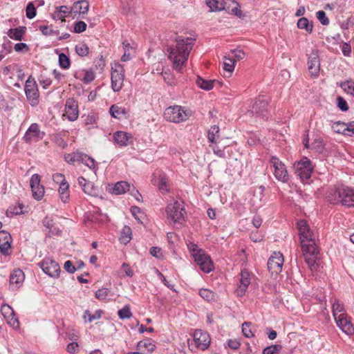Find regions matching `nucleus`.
I'll return each mask as SVG.
<instances>
[{
  "label": "nucleus",
  "mask_w": 354,
  "mask_h": 354,
  "mask_svg": "<svg viewBox=\"0 0 354 354\" xmlns=\"http://www.w3.org/2000/svg\"><path fill=\"white\" fill-rule=\"evenodd\" d=\"M194 41L195 39L192 37H178L175 39V44L167 46L168 59L172 62L173 68L176 71L181 72L183 66L186 63L194 44Z\"/></svg>",
  "instance_id": "f257e3e1"
},
{
  "label": "nucleus",
  "mask_w": 354,
  "mask_h": 354,
  "mask_svg": "<svg viewBox=\"0 0 354 354\" xmlns=\"http://www.w3.org/2000/svg\"><path fill=\"white\" fill-rule=\"evenodd\" d=\"M326 200L330 204L354 207V189L344 185L330 188L326 194Z\"/></svg>",
  "instance_id": "f03ea898"
},
{
  "label": "nucleus",
  "mask_w": 354,
  "mask_h": 354,
  "mask_svg": "<svg viewBox=\"0 0 354 354\" xmlns=\"http://www.w3.org/2000/svg\"><path fill=\"white\" fill-rule=\"evenodd\" d=\"M333 314L337 325L348 335L354 334V327L346 313L344 306L338 301L333 304Z\"/></svg>",
  "instance_id": "7ed1b4c3"
},
{
  "label": "nucleus",
  "mask_w": 354,
  "mask_h": 354,
  "mask_svg": "<svg viewBox=\"0 0 354 354\" xmlns=\"http://www.w3.org/2000/svg\"><path fill=\"white\" fill-rule=\"evenodd\" d=\"M189 249L193 252L194 261L200 266V268L205 273H209L214 269L213 262L209 255L202 249H198V245L191 243Z\"/></svg>",
  "instance_id": "20e7f679"
},
{
  "label": "nucleus",
  "mask_w": 354,
  "mask_h": 354,
  "mask_svg": "<svg viewBox=\"0 0 354 354\" xmlns=\"http://www.w3.org/2000/svg\"><path fill=\"white\" fill-rule=\"evenodd\" d=\"M167 218L171 219L174 223L182 224L185 221V216L187 212L185 209L184 202L174 201L169 203L165 209Z\"/></svg>",
  "instance_id": "39448f33"
},
{
  "label": "nucleus",
  "mask_w": 354,
  "mask_h": 354,
  "mask_svg": "<svg viewBox=\"0 0 354 354\" xmlns=\"http://www.w3.org/2000/svg\"><path fill=\"white\" fill-rule=\"evenodd\" d=\"M269 102V98L266 97L264 95H259L252 104L248 111L249 113L252 116L260 118L265 120H268L269 118V111L268 109Z\"/></svg>",
  "instance_id": "423d86ee"
},
{
  "label": "nucleus",
  "mask_w": 354,
  "mask_h": 354,
  "mask_svg": "<svg viewBox=\"0 0 354 354\" xmlns=\"http://www.w3.org/2000/svg\"><path fill=\"white\" fill-rule=\"evenodd\" d=\"M301 246L306 263L310 267L313 266L316 263V259L319 254L318 249L315 245V239H312L307 241L301 239Z\"/></svg>",
  "instance_id": "0eeeda50"
},
{
  "label": "nucleus",
  "mask_w": 354,
  "mask_h": 354,
  "mask_svg": "<svg viewBox=\"0 0 354 354\" xmlns=\"http://www.w3.org/2000/svg\"><path fill=\"white\" fill-rule=\"evenodd\" d=\"M189 115V110H184L182 106L178 105L167 107L163 114L166 120L175 123L187 120Z\"/></svg>",
  "instance_id": "6e6552de"
},
{
  "label": "nucleus",
  "mask_w": 354,
  "mask_h": 354,
  "mask_svg": "<svg viewBox=\"0 0 354 354\" xmlns=\"http://www.w3.org/2000/svg\"><path fill=\"white\" fill-rule=\"evenodd\" d=\"M295 174L299 176L302 182L309 180L314 171L312 162L306 157H303L294 164Z\"/></svg>",
  "instance_id": "1a4fd4ad"
},
{
  "label": "nucleus",
  "mask_w": 354,
  "mask_h": 354,
  "mask_svg": "<svg viewBox=\"0 0 354 354\" xmlns=\"http://www.w3.org/2000/svg\"><path fill=\"white\" fill-rule=\"evenodd\" d=\"M24 91L27 100L32 106H36L39 102V93L36 81L30 76L26 82Z\"/></svg>",
  "instance_id": "9d476101"
},
{
  "label": "nucleus",
  "mask_w": 354,
  "mask_h": 354,
  "mask_svg": "<svg viewBox=\"0 0 354 354\" xmlns=\"http://www.w3.org/2000/svg\"><path fill=\"white\" fill-rule=\"evenodd\" d=\"M270 162L274 169V175L275 178L279 181L287 183L289 180V176L285 164L276 156H272Z\"/></svg>",
  "instance_id": "9b49d317"
},
{
  "label": "nucleus",
  "mask_w": 354,
  "mask_h": 354,
  "mask_svg": "<svg viewBox=\"0 0 354 354\" xmlns=\"http://www.w3.org/2000/svg\"><path fill=\"white\" fill-rule=\"evenodd\" d=\"M124 73L123 66L120 64H115V68H112L111 88L114 92H119L122 89L124 77Z\"/></svg>",
  "instance_id": "f8f14e48"
},
{
  "label": "nucleus",
  "mask_w": 354,
  "mask_h": 354,
  "mask_svg": "<svg viewBox=\"0 0 354 354\" xmlns=\"http://www.w3.org/2000/svg\"><path fill=\"white\" fill-rule=\"evenodd\" d=\"M39 266L44 272L51 277H59L61 268L58 263L50 258H45L39 263Z\"/></svg>",
  "instance_id": "ddd939ff"
},
{
  "label": "nucleus",
  "mask_w": 354,
  "mask_h": 354,
  "mask_svg": "<svg viewBox=\"0 0 354 354\" xmlns=\"http://www.w3.org/2000/svg\"><path fill=\"white\" fill-rule=\"evenodd\" d=\"M45 133L41 131L37 123H32L26 131L23 139L26 143L38 142L44 138Z\"/></svg>",
  "instance_id": "4468645a"
},
{
  "label": "nucleus",
  "mask_w": 354,
  "mask_h": 354,
  "mask_svg": "<svg viewBox=\"0 0 354 354\" xmlns=\"http://www.w3.org/2000/svg\"><path fill=\"white\" fill-rule=\"evenodd\" d=\"M283 257L281 252H274L268 261V269L272 274H279L281 270L283 264Z\"/></svg>",
  "instance_id": "2eb2a0df"
},
{
  "label": "nucleus",
  "mask_w": 354,
  "mask_h": 354,
  "mask_svg": "<svg viewBox=\"0 0 354 354\" xmlns=\"http://www.w3.org/2000/svg\"><path fill=\"white\" fill-rule=\"evenodd\" d=\"M194 339L197 348L204 351L210 344L211 339L207 332L196 329L194 333Z\"/></svg>",
  "instance_id": "dca6fc26"
},
{
  "label": "nucleus",
  "mask_w": 354,
  "mask_h": 354,
  "mask_svg": "<svg viewBox=\"0 0 354 354\" xmlns=\"http://www.w3.org/2000/svg\"><path fill=\"white\" fill-rule=\"evenodd\" d=\"M131 185L126 181H118L115 183H109L106 191L111 194L120 195L130 190Z\"/></svg>",
  "instance_id": "f3484780"
},
{
  "label": "nucleus",
  "mask_w": 354,
  "mask_h": 354,
  "mask_svg": "<svg viewBox=\"0 0 354 354\" xmlns=\"http://www.w3.org/2000/svg\"><path fill=\"white\" fill-rule=\"evenodd\" d=\"M79 115L77 102L73 98H68L65 104L64 115L70 121H75Z\"/></svg>",
  "instance_id": "a211bd4d"
},
{
  "label": "nucleus",
  "mask_w": 354,
  "mask_h": 354,
  "mask_svg": "<svg viewBox=\"0 0 354 354\" xmlns=\"http://www.w3.org/2000/svg\"><path fill=\"white\" fill-rule=\"evenodd\" d=\"M308 71L313 77H317L320 70V62L317 50H313L308 61Z\"/></svg>",
  "instance_id": "6ab92c4d"
},
{
  "label": "nucleus",
  "mask_w": 354,
  "mask_h": 354,
  "mask_svg": "<svg viewBox=\"0 0 354 354\" xmlns=\"http://www.w3.org/2000/svg\"><path fill=\"white\" fill-rule=\"evenodd\" d=\"M25 278L24 272L20 270H15L10 276V287L12 290L18 289L23 283Z\"/></svg>",
  "instance_id": "aec40b11"
},
{
  "label": "nucleus",
  "mask_w": 354,
  "mask_h": 354,
  "mask_svg": "<svg viewBox=\"0 0 354 354\" xmlns=\"http://www.w3.org/2000/svg\"><path fill=\"white\" fill-rule=\"evenodd\" d=\"M88 8L89 3L86 0H81L74 3L71 7L73 18H75L77 15H82V18H84V15L87 14Z\"/></svg>",
  "instance_id": "412c9836"
},
{
  "label": "nucleus",
  "mask_w": 354,
  "mask_h": 354,
  "mask_svg": "<svg viewBox=\"0 0 354 354\" xmlns=\"http://www.w3.org/2000/svg\"><path fill=\"white\" fill-rule=\"evenodd\" d=\"M299 239L306 241L313 239V232L310 230L306 220H299L297 223Z\"/></svg>",
  "instance_id": "4be33fe9"
},
{
  "label": "nucleus",
  "mask_w": 354,
  "mask_h": 354,
  "mask_svg": "<svg viewBox=\"0 0 354 354\" xmlns=\"http://www.w3.org/2000/svg\"><path fill=\"white\" fill-rule=\"evenodd\" d=\"M12 237L10 233L5 230L0 231V252L3 254H8L11 246Z\"/></svg>",
  "instance_id": "5701e85b"
},
{
  "label": "nucleus",
  "mask_w": 354,
  "mask_h": 354,
  "mask_svg": "<svg viewBox=\"0 0 354 354\" xmlns=\"http://www.w3.org/2000/svg\"><path fill=\"white\" fill-rule=\"evenodd\" d=\"M250 272L243 270L241 272L240 286L237 290L238 295L242 296L245 294L248 287L250 284Z\"/></svg>",
  "instance_id": "b1692460"
},
{
  "label": "nucleus",
  "mask_w": 354,
  "mask_h": 354,
  "mask_svg": "<svg viewBox=\"0 0 354 354\" xmlns=\"http://www.w3.org/2000/svg\"><path fill=\"white\" fill-rule=\"evenodd\" d=\"M115 142L120 146H127L132 142V136L130 133L124 131H116L113 135Z\"/></svg>",
  "instance_id": "393cba45"
},
{
  "label": "nucleus",
  "mask_w": 354,
  "mask_h": 354,
  "mask_svg": "<svg viewBox=\"0 0 354 354\" xmlns=\"http://www.w3.org/2000/svg\"><path fill=\"white\" fill-rule=\"evenodd\" d=\"M335 124L336 126L342 127V129H335V132L348 136H354V121H351L348 123L337 121Z\"/></svg>",
  "instance_id": "a878e982"
},
{
  "label": "nucleus",
  "mask_w": 354,
  "mask_h": 354,
  "mask_svg": "<svg viewBox=\"0 0 354 354\" xmlns=\"http://www.w3.org/2000/svg\"><path fill=\"white\" fill-rule=\"evenodd\" d=\"M26 26H21L16 28H10L7 32L8 36L14 40L21 41L24 39V35L26 32Z\"/></svg>",
  "instance_id": "bb28decb"
},
{
  "label": "nucleus",
  "mask_w": 354,
  "mask_h": 354,
  "mask_svg": "<svg viewBox=\"0 0 354 354\" xmlns=\"http://www.w3.org/2000/svg\"><path fill=\"white\" fill-rule=\"evenodd\" d=\"M58 192L60 196L61 201L66 203L68 201L70 194H69V185L68 182H64V183L59 185Z\"/></svg>",
  "instance_id": "cd10ccee"
},
{
  "label": "nucleus",
  "mask_w": 354,
  "mask_h": 354,
  "mask_svg": "<svg viewBox=\"0 0 354 354\" xmlns=\"http://www.w3.org/2000/svg\"><path fill=\"white\" fill-rule=\"evenodd\" d=\"M215 82L216 80H207L200 76H197L196 84L199 88L205 91H209L213 88Z\"/></svg>",
  "instance_id": "c85d7f7f"
},
{
  "label": "nucleus",
  "mask_w": 354,
  "mask_h": 354,
  "mask_svg": "<svg viewBox=\"0 0 354 354\" xmlns=\"http://www.w3.org/2000/svg\"><path fill=\"white\" fill-rule=\"evenodd\" d=\"M297 27L299 29H304L308 33L310 34L313 30V23L310 22L306 17L300 18L297 21Z\"/></svg>",
  "instance_id": "c756f323"
},
{
  "label": "nucleus",
  "mask_w": 354,
  "mask_h": 354,
  "mask_svg": "<svg viewBox=\"0 0 354 354\" xmlns=\"http://www.w3.org/2000/svg\"><path fill=\"white\" fill-rule=\"evenodd\" d=\"M199 295L207 301H212L216 300L217 295L214 292L206 289L201 288L199 290Z\"/></svg>",
  "instance_id": "7c9ffc66"
},
{
  "label": "nucleus",
  "mask_w": 354,
  "mask_h": 354,
  "mask_svg": "<svg viewBox=\"0 0 354 354\" xmlns=\"http://www.w3.org/2000/svg\"><path fill=\"white\" fill-rule=\"evenodd\" d=\"M131 227L125 225L121 232V235L119 238L120 241L125 245L127 244L131 239Z\"/></svg>",
  "instance_id": "2f4dec72"
},
{
  "label": "nucleus",
  "mask_w": 354,
  "mask_h": 354,
  "mask_svg": "<svg viewBox=\"0 0 354 354\" xmlns=\"http://www.w3.org/2000/svg\"><path fill=\"white\" fill-rule=\"evenodd\" d=\"M219 127L217 125H213L208 131V141L212 144L217 143L216 138L219 137Z\"/></svg>",
  "instance_id": "473e14b6"
},
{
  "label": "nucleus",
  "mask_w": 354,
  "mask_h": 354,
  "mask_svg": "<svg viewBox=\"0 0 354 354\" xmlns=\"http://www.w3.org/2000/svg\"><path fill=\"white\" fill-rule=\"evenodd\" d=\"M103 313V311L100 309L97 310L93 315L91 314V312L89 310H86L84 312L83 315V319L86 322V319L88 317V322H92L94 320L99 319L102 317V314Z\"/></svg>",
  "instance_id": "72a5a7b5"
},
{
  "label": "nucleus",
  "mask_w": 354,
  "mask_h": 354,
  "mask_svg": "<svg viewBox=\"0 0 354 354\" xmlns=\"http://www.w3.org/2000/svg\"><path fill=\"white\" fill-rule=\"evenodd\" d=\"M109 113L113 118H119L121 115H126L127 110L124 108L113 104L109 109Z\"/></svg>",
  "instance_id": "f704fd0d"
},
{
  "label": "nucleus",
  "mask_w": 354,
  "mask_h": 354,
  "mask_svg": "<svg viewBox=\"0 0 354 354\" xmlns=\"http://www.w3.org/2000/svg\"><path fill=\"white\" fill-rule=\"evenodd\" d=\"M83 191L85 194L92 196H97L99 193L98 188L94 185L93 183L88 180L83 188Z\"/></svg>",
  "instance_id": "c9c22d12"
},
{
  "label": "nucleus",
  "mask_w": 354,
  "mask_h": 354,
  "mask_svg": "<svg viewBox=\"0 0 354 354\" xmlns=\"http://www.w3.org/2000/svg\"><path fill=\"white\" fill-rule=\"evenodd\" d=\"M55 14L59 19H62L64 17L69 15V14H73L71 11V8L69 9L66 6H61L59 7H56Z\"/></svg>",
  "instance_id": "e433bc0d"
},
{
  "label": "nucleus",
  "mask_w": 354,
  "mask_h": 354,
  "mask_svg": "<svg viewBox=\"0 0 354 354\" xmlns=\"http://www.w3.org/2000/svg\"><path fill=\"white\" fill-rule=\"evenodd\" d=\"M235 63L236 60H234L233 58L225 56L223 62L224 71L229 73L230 75L234 69Z\"/></svg>",
  "instance_id": "4c0bfd02"
},
{
  "label": "nucleus",
  "mask_w": 354,
  "mask_h": 354,
  "mask_svg": "<svg viewBox=\"0 0 354 354\" xmlns=\"http://www.w3.org/2000/svg\"><path fill=\"white\" fill-rule=\"evenodd\" d=\"M59 65L62 69H68L71 66L70 58L63 53L59 55Z\"/></svg>",
  "instance_id": "58836bf2"
},
{
  "label": "nucleus",
  "mask_w": 354,
  "mask_h": 354,
  "mask_svg": "<svg viewBox=\"0 0 354 354\" xmlns=\"http://www.w3.org/2000/svg\"><path fill=\"white\" fill-rule=\"evenodd\" d=\"M142 348H147L148 351L153 352L155 351L156 346L155 344H152L149 339L146 341H140L137 344L136 348L137 350H140Z\"/></svg>",
  "instance_id": "ea45409f"
},
{
  "label": "nucleus",
  "mask_w": 354,
  "mask_h": 354,
  "mask_svg": "<svg viewBox=\"0 0 354 354\" xmlns=\"http://www.w3.org/2000/svg\"><path fill=\"white\" fill-rule=\"evenodd\" d=\"M76 53L80 57L86 56L89 53V48L87 44L82 43L75 46Z\"/></svg>",
  "instance_id": "a19ab883"
},
{
  "label": "nucleus",
  "mask_w": 354,
  "mask_h": 354,
  "mask_svg": "<svg viewBox=\"0 0 354 354\" xmlns=\"http://www.w3.org/2000/svg\"><path fill=\"white\" fill-rule=\"evenodd\" d=\"M118 315L120 319H129L132 317L130 306L129 305L124 306L118 311Z\"/></svg>",
  "instance_id": "79ce46f5"
},
{
  "label": "nucleus",
  "mask_w": 354,
  "mask_h": 354,
  "mask_svg": "<svg viewBox=\"0 0 354 354\" xmlns=\"http://www.w3.org/2000/svg\"><path fill=\"white\" fill-rule=\"evenodd\" d=\"M32 192V196L35 199L39 201L44 195V188L42 185H39L31 188Z\"/></svg>",
  "instance_id": "37998d69"
},
{
  "label": "nucleus",
  "mask_w": 354,
  "mask_h": 354,
  "mask_svg": "<svg viewBox=\"0 0 354 354\" xmlns=\"http://www.w3.org/2000/svg\"><path fill=\"white\" fill-rule=\"evenodd\" d=\"M26 17L29 19H33L37 15V10L33 2H29L26 8Z\"/></svg>",
  "instance_id": "c03bdc74"
},
{
  "label": "nucleus",
  "mask_w": 354,
  "mask_h": 354,
  "mask_svg": "<svg viewBox=\"0 0 354 354\" xmlns=\"http://www.w3.org/2000/svg\"><path fill=\"white\" fill-rule=\"evenodd\" d=\"M282 349V346L280 344H272L271 346H268L266 347L263 351L262 354H276L279 353Z\"/></svg>",
  "instance_id": "a18cd8bd"
},
{
  "label": "nucleus",
  "mask_w": 354,
  "mask_h": 354,
  "mask_svg": "<svg viewBox=\"0 0 354 354\" xmlns=\"http://www.w3.org/2000/svg\"><path fill=\"white\" fill-rule=\"evenodd\" d=\"M252 325L251 322H245L242 324V333L245 337H251L254 335L252 329L250 328V326Z\"/></svg>",
  "instance_id": "49530a36"
},
{
  "label": "nucleus",
  "mask_w": 354,
  "mask_h": 354,
  "mask_svg": "<svg viewBox=\"0 0 354 354\" xmlns=\"http://www.w3.org/2000/svg\"><path fill=\"white\" fill-rule=\"evenodd\" d=\"M39 30L45 36L58 35L59 34L58 30H55L48 26H40Z\"/></svg>",
  "instance_id": "de8ad7c7"
},
{
  "label": "nucleus",
  "mask_w": 354,
  "mask_h": 354,
  "mask_svg": "<svg viewBox=\"0 0 354 354\" xmlns=\"http://www.w3.org/2000/svg\"><path fill=\"white\" fill-rule=\"evenodd\" d=\"M158 186L160 192H167V178L165 176H160L158 178Z\"/></svg>",
  "instance_id": "09e8293b"
},
{
  "label": "nucleus",
  "mask_w": 354,
  "mask_h": 354,
  "mask_svg": "<svg viewBox=\"0 0 354 354\" xmlns=\"http://www.w3.org/2000/svg\"><path fill=\"white\" fill-rule=\"evenodd\" d=\"M122 45H123V48H124V53L121 57V61L127 62L131 59L130 53H128L129 49V48H131V46H130V44L127 40H125L122 42Z\"/></svg>",
  "instance_id": "8fccbe9b"
},
{
  "label": "nucleus",
  "mask_w": 354,
  "mask_h": 354,
  "mask_svg": "<svg viewBox=\"0 0 354 354\" xmlns=\"http://www.w3.org/2000/svg\"><path fill=\"white\" fill-rule=\"evenodd\" d=\"M316 17L322 25L327 26L329 24V19L324 10L317 11L316 12Z\"/></svg>",
  "instance_id": "3c124183"
},
{
  "label": "nucleus",
  "mask_w": 354,
  "mask_h": 354,
  "mask_svg": "<svg viewBox=\"0 0 354 354\" xmlns=\"http://www.w3.org/2000/svg\"><path fill=\"white\" fill-rule=\"evenodd\" d=\"M86 24L82 21H77L74 23V32L75 33H81L86 30Z\"/></svg>",
  "instance_id": "603ef678"
},
{
  "label": "nucleus",
  "mask_w": 354,
  "mask_h": 354,
  "mask_svg": "<svg viewBox=\"0 0 354 354\" xmlns=\"http://www.w3.org/2000/svg\"><path fill=\"white\" fill-rule=\"evenodd\" d=\"M312 147L317 152H322L324 149V140L320 138L315 139L312 143Z\"/></svg>",
  "instance_id": "864d4df0"
},
{
  "label": "nucleus",
  "mask_w": 354,
  "mask_h": 354,
  "mask_svg": "<svg viewBox=\"0 0 354 354\" xmlns=\"http://www.w3.org/2000/svg\"><path fill=\"white\" fill-rule=\"evenodd\" d=\"M337 106L342 111H346L348 110L347 102L341 96H338L337 97Z\"/></svg>",
  "instance_id": "5fc2aeb1"
},
{
  "label": "nucleus",
  "mask_w": 354,
  "mask_h": 354,
  "mask_svg": "<svg viewBox=\"0 0 354 354\" xmlns=\"http://www.w3.org/2000/svg\"><path fill=\"white\" fill-rule=\"evenodd\" d=\"M109 292V291L107 288L98 289L95 292V296L99 300H104L108 297Z\"/></svg>",
  "instance_id": "6e6d98bb"
},
{
  "label": "nucleus",
  "mask_w": 354,
  "mask_h": 354,
  "mask_svg": "<svg viewBox=\"0 0 354 354\" xmlns=\"http://www.w3.org/2000/svg\"><path fill=\"white\" fill-rule=\"evenodd\" d=\"M231 53L234 55L232 58L236 60V62L244 59L245 57V52L241 49H234L231 50Z\"/></svg>",
  "instance_id": "4d7b16f0"
},
{
  "label": "nucleus",
  "mask_w": 354,
  "mask_h": 354,
  "mask_svg": "<svg viewBox=\"0 0 354 354\" xmlns=\"http://www.w3.org/2000/svg\"><path fill=\"white\" fill-rule=\"evenodd\" d=\"M207 6L210 8L212 11L221 10L222 9L225 10L226 8H219L218 4V1L217 0H206Z\"/></svg>",
  "instance_id": "13d9d810"
},
{
  "label": "nucleus",
  "mask_w": 354,
  "mask_h": 354,
  "mask_svg": "<svg viewBox=\"0 0 354 354\" xmlns=\"http://www.w3.org/2000/svg\"><path fill=\"white\" fill-rule=\"evenodd\" d=\"M38 80L39 84L43 86L44 88H46L52 83V80L50 78L46 77L42 74L40 75V76L38 78Z\"/></svg>",
  "instance_id": "bf43d9fd"
},
{
  "label": "nucleus",
  "mask_w": 354,
  "mask_h": 354,
  "mask_svg": "<svg viewBox=\"0 0 354 354\" xmlns=\"http://www.w3.org/2000/svg\"><path fill=\"white\" fill-rule=\"evenodd\" d=\"M232 4L234 5V7L230 10H229V8H226L225 10H227L229 13L241 17V11L239 8V5L235 1H232Z\"/></svg>",
  "instance_id": "052dcab7"
},
{
  "label": "nucleus",
  "mask_w": 354,
  "mask_h": 354,
  "mask_svg": "<svg viewBox=\"0 0 354 354\" xmlns=\"http://www.w3.org/2000/svg\"><path fill=\"white\" fill-rule=\"evenodd\" d=\"M227 345L228 346L229 348H230L231 349H233V350H237L239 348L240 346H241V343L240 342L236 339H227Z\"/></svg>",
  "instance_id": "680f3d73"
},
{
  "label": "nucleus",
  "mask_w": 354,
  "mask_h": 354,
  "mask_svg": "<svg viewBox=\"0 0 354 354\" xmlns=\"http://www.w3.org/2000/svg\"><path fill=\"white\" fill-rule=\"evenodd\" d=\"M53 181L59 185L64 183V182H67L66 180L65 176L64 174L60 173H56L53 175Z\"/></svg>",
  "instance_id": "e2e57ef3"
},
{
  "label": "nucleus",
  "mask_w": 354,
  "mask_h": 354,
  "mask_svg": "<svg viewBox=\"0 0 354 354\" xmlns=\"http://www.w3.org/2000/svg\"><path fill=\"white\" fill-rule=\"evenodd\" d=\"M64 268L66 272H68L70 274H73L77 270L75 266H73V263L69 260L66 261L64 263Z\"/></svg>",
  "instance_id": "0e129e2a"
},
{
  "label": "nucleus",
  "mask_w": 354,
  "mask_h": 354,
  "mask_svg": "<svg viewBox=\"0 0 354 354\" xmlns=\"http://www.w3.org/2000/svg\"><path fill=\"white\" fill-rule=\"evenodd\" d=\"M122 269L126 276L129 277H132L133 276L134 272L128 263H123L122 265Z\"/></svg>",
  "instance_id": "69168bd1"
},
{
  "label": "nucleus",
  "mask_w": 354,
  "mask_h": 354,
  "mask_svg": "<svg viewBox=\"0 0 354 354\" xmlns=\"http://www.w3.org/2000/svg\"><path fill=\"white\" fill-rule=\"evenodd\" d=\"M30 185L31 188H34L35 186L40 185V176L37 174H35L32 176L30 180Z\"/></svg>",
  "instance_id": "338daca9"
},
{
  "label": "nucleus",
  "mask_w": 354,
  "mask_h": 354,
  "mask_svg": "<svg viewBox=\"0 0 354 354\" xmlns=\"http://www.w3.org/2000/svg\"><path fill=\"white\" fill-rule=\"evenodd\" d=\"M17 52H27L29 50V47L26 43H17L14 47Z\"/></svg>",
  "instance_id": "774afa93"
}]
</instances>
